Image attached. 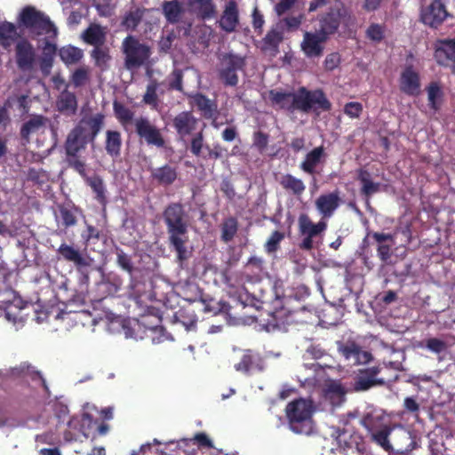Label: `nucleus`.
Wrapping results in <instances>:
<instances>
[{
	"label": "nucleus",
	"mask_w": 455,
	"mask_h": 455,
	"mask_svg": "<svg viewBox=\"0 0 455 455\" xmlns=\"http://www.w3.org/2000/svg\"><path fill=\"white\" fill-rule=\"evenodd\" d=\"M164 221L167 226L169 240L177 252L180 261L188 257L186 243L188 241V224L184 220V211L180 204H173L169 205L164 213Z\"/></svg>",
	"instance_id": "obj_1"
},
{
	"label": "nucleus",
	"mask_w": 455,
	"mask_h": 455,
	"mask_svg": "<svg viewBox=\"0 0 455 455\" xmlns=\"http://www.w3.org/2000/svg\"><path fill=\"white\" fill-rule=\"evenodd\" d=\"M20 20L38 44L56 39V27L46 15L36 8L30 6L24 8L20 14Z\"/></svg>",
	"instance_id": "obj_2"
},
{
	"label": "nucleus",
	"mask_w": 455,
	"mask_h": 455,
	"mask_svg": "<svg viewBox=\"0 0 455 455\" xmlns=\"http://www.w3.org/2000/svg\"><path fill=\"white\" fill-rule=\"evenodd\" d=\"M379 418V415L378 413H376V415L373 413H368L362 419V423L371 433V438L385 450H389L391 448V444L388 440L389 435H391L394 443L397 446L411 440L410 432L401 426H396L393 428L384 426L378 428L379 426L377 422H375V419H378Z\"/></svg>",
	"instance_id": "obj_3"
},
{
	"label": "nucleus",
	"mask_w": 455,
	"mask_h": 455,
	"mask_svg": "<svg viewBox=\"0 0 455 455\" xmlns=\"http://www.w3.org/2000/svg\"><path fill=\"white\" fill-rule=\"evenodd\" d=\"M314 411L313 402L309 399L300 398L289 403L285 411L290 429L296 434H311L314 429Z\"/></svg>",
	"instance_id": "obj_4"
},
{
	"label": "nucleus",
	"mask_w": 455,
	"mask_h": 455,
	"mask_svg": "<svg viewBox=\"0 0 455 455\" xmlns=\"http://www.w3.org/2000/svg\"><path fill=\"white\" fill-rule=\"evenodd\" d=\"M123 50L125 54V66L128 69L146 65L151 55L150 48L132 36L124 40Z\"/></svg>",
	"instance_id": "obj_5"
},
{
	"label": "nucleus",
	"mask_w": 455,
	"mask_h": 455,
	"mask_svg": "<svg viewBox=\"0 0 455 455\" xmlns=\"http://www.w3.org/2000/svg\"><path fill=\"white\" fill-rule=\"evenodd\" d=\"M26 303L11 289L0 291V309H4L5 319L14 325H22L25 318L22 310Z\"/></svg>",
	"instance_id": "obj_6"
},
{
	"label": "nucleus",
	"mask_w": 455,
	"mask_h": 455,
	"mask_svg": "<svg viewBox=\"0 0 455 455\" xmlns=\"http://www.w3.org/2000/svg\"><path fill=\"white\" fill-rule=\"evenodd\" d=\"M293 110H300L302 112H309L313 108L327 110L331 106L320 90L307 91L305 87H301L298 92H293Z\"/></svg>",
	"instance_id": "obj_7"
},
{
	"label": "nucleus",
	"mask_w": 455,
	"mask_h": 455,
	"mask_svg": "<svg viewBox=\"0 0 455 455\" xmlns=\"http://www.w3.org/2000/svg\"><path fill=\"white\" fill-rule=\"evenodd\" d=\"M244 67L243 57L228 52L220 56L219 74L226 85L235 86L238 83L237 72Z\"/></svg>",
	"instance_id": "obj_8"
},
{
	"label": "nucleus",
	"mask_w": 455,
	"mask_h": 455,
	"mask_svg": "<svg viewBox=\"0 0 455 455\" xmlns=\"http://www.w3.org/2000/svg\"><path fill=\"white\" fill-rule=\"evenodd\" d=\"M93 411H97V408L93 404L87 403L84 407L82 418H73L68 422V430L65 434L67 441L78 440L80 435L87 438L90 430L93 426Z\"/></svg>",
	"instance_id": "obj_9"
},
{
	"label": "nucleus",
	"mask_w": 455,
	"mask_h": 455,
	"mask_svg": "<svg viewBox=\"0 0 455 455\" xmlns=\"http://www.w3.org/2000/svg\"><path fill=\"white\" fill-rule=\"evenodd\" d=\"M299 233L303 237L299 245L300 248L311 250L318 243V238L325 230L326 224L323 221L315 224L307 215L303 214L299 218Z\"/></svg>",
	"instance_id": "obj_10"
},
{
	"label": "nucleus",
	"mask_w": 455,
	"mask_h": 455,
	"mask_svg": "<svg viewBox=\"0 0 455 455\" xmlns=\"http://www.w3.org/2000/svg\"><path fill=\"white\" fill-rule=\"evenodd\" d=\"M59 254L67 261L74 263L76 269L88 280V269L92 267L93 259L83 254L78 249L67 243H61L58 249Z\"/></svg>",
	"instance_id": "obj_11"
},
{
	"label": "nucleus",
	"mask_w": 455,
	"mask_h": 455,
	"mask_svg": "<svg viewBox=\"0 0 455 455\" xmlns=\"http://www.w3.org/2000/svg\"><path fill=\"white\" fill-rule=\"evenodd\" d=\"M15 58L18 68L23 72H31L36 64V52L27 39H20L15 45Z\"/></svg>",
	"instance_id": "obj_12"
},
{
	"label": "nucleus",
	"mask_w": 455,
	"mask_h": 455,
	"mask_svg": "<svg viewBox=\"0 0 455 455\" xmlns=\"http://www.w3.org/2000/svg\"><path fill=\"white\" fill-rule=\"evenodd\" d=\"M328 40L319 30L305 32L300 47L304 54L308 58H319L323 55L324 44Z\"/></svg>",
	"instance_id": "obj_13"
},
{
	"label": "nucleus",
	"mask_w": 455,
	"mask_h": 455,
	"mask_svg": "<svg viewBox=\"0 0 455 455\" xmlns=\"http://www.w3.org/2000/svg\"><path fill=\"white\" fill-rule=\"evenodd\" d=\"M89 141V135L84 133L82 126H76L68 134L65 141V151L67 157H75L85 148Z\"/></svg>",
	"instance_id": "obj_14"
},
{
	"label": "nucleus",
	"mask_w": 455,
	"mask_h": 455,
	"mask_svg": "<svg viewBox=\"0 0 455 455\" xmlns=\"http://www.w3.org/2000/svg\"><path fill=\"white\" fill-rule=\"evenodd\" d=\"M136 132L140 138L144 139L148 145L157 148L163 147L164 140L160 131L150 124L147 118H138L135 120Z\"/></svg>",
	"instance_id": "obj_15"
},
{
	"label": "nucleus",
	"mask_w": 455,
	"mask_h": 455,
	"mask_svg": "<svg viewBox=\"0 0 455 455\" xmlns=\"http://www.w3.org/2000/svg\"><path fill=\"white\" fill-rule=\"evenodd\" d=\"M345 14V10L340 4H336L331 10L320 20L319 31L329 38L333 35L340 24V20Z\"/></svg>",
	"instance_id": "obj_16"
},
{
	"label": "nucleus",
	"mask_w": 455,
	"mask_h": 455,
	"mask_svg": "<svg viewBox=\"0 0 455 455\" xmlns=\"http://www.w3.org/2000/svg\"><path fill=\"white\" fill-rule=\"evenodd\" d=\"M448 16L443 0H434L431 4L422 12V21L430 26H439Z\"/></svg>",
	"instance_id": "obj_17"
},
{
	"label": "nucleus",
	"mask_w": 455,
	"mask_h": 455,
	"mask_svg": "<svg viewBox=\"0 0 455 455\" xmlns=\"http://www.w3.org/2000/svg\"><path fill=\"white\" fill-rule=\"evenodd\" d=\"M399 85L403 92L411 96L418 95L421 91L418 72L412 67H406L401 73Z\"/></svg>",
	"instance_id": "obj_18"
},
{
	"label": "nucleus",
	"mask_w": 455,
	"mask_h": 455,
	"mask_svg": "<svg viewBox=\"0 0 455 455\" xmlns=\"http://www.w3.org/2000/svg\"><path fill=\"white\" fill-rule=\"evenodd\" d=\"M435 57L442 66H451L455 73V38L439 41L436 44Z\"/></svg>",
	"instance_id": "obj_19"
},
{
	"label": "nucleus",
	"mask_w": 455,
	"mask_h": 455,
	"mask_svg": "<svg viewBox=\"0 0 455 455\" xmlns=\"http://www.w3.org/2000/svg\"><path fill=\"white\" fill-rule=\"evenodd\" d=\"M339 349L350 364H365L371 360V353L362 350L361 347L354 342L340 345Z\"/></svg>",
	"instance_id": "obj_20"
},
{
	"label": "nucleus",
	"mask_w": 455,
	"mask_h": 455,
	"mask_svg": "<svg viewBox=\"0 0 455 455\" xmlns=\"http://www.w3.org/2000/svg\"><path fill=\"white\" fill-rule=\"evenodd\" d=\"M239 23L238 5L235 0H228L219 20L220 27L226 32H234Z\"/></svg>",
	"instance_id": "obj_21"
},
{
	"label": "nucleus",
	"mask_w": 455,
	"mask_h": 455,
	"mask_svg": "<svg viewBox=\"0 0 455 455\" xmlns=\"http://www.w3.org/2000/svg\"><path fill=\"white\" fill-rule=\"evenodd\" d=\"M197 125L198 119L188 111H183L173 118V127L182 138L192 134L196 130Z\"/></svg>",
	"instance_id": "obj_22"
},
{
	"label": "nucleus",
	"mask_w": 455,
	"mask_h": 455,
	"mask_svg": "<svg viewBox=\"0 0 455 455\" xmlns=\"http://www.w3.org/2000/svg\"><path fill=\"white\" fill-rule=\"evenodd\" d=\"M340 196L338 191L320 196L315 201V206L320 214L324 218H330L340 204Z\"/></svg>",
	"instance_id": "obj_23"
},
{
	"label": "nucleus",
	"mask_w": 455,
	"mask_h": 455,
	"mask_svg": "<svg viewBox=\"0 0 455 455\" xmlns=\"http://www.w3.org/2000/svg\"><path fill=\"white\" fill-rule=\"evenodd\" d=\"M56 108L58 111L64 115H74L77 110V99L76 94L65 88L57 98Z\"/></svg>",
	"instance_id": "obj_24"
},
{
	"label": "nucleus",
	"mask_w": 455,
	"mask_h": 455,
	"mask_svg": "<svg viewBox=\"0 0 455 455\" xmlns=\"http://www.w3.org/2000/svg\"><path fill=\"white\" fill-rule=\"evenodd\" d=\"M372 237L378 243V255L380 259L388 263L393 247L395 245L394 236L390 234L373 233Z\"/></svg>",
	"instance_id": "obj_25"
},
{
	"label": "nucleus",
	"mask_w": 455,
	"mask_h": 455,
	"mask_svg": "<svg viewBox=\"0 0 455 455\" xmlns=\"http://www.w3.org/2000/svg\"><path fill=\"white\" fill-rule=\"evenodd\" d=\"M103 120V115L96 114L89 117H84L76 126H82L84 133L88 134L89 139L93 141L102 128Z\"/></svg>",
	"instance_id": "obj_26"
},
{
	"label": "nucleus",
	"mask_w": 455,
	"mask_h": 455,
	"mask_svg": "<svg viewBox=\"0 0 455 455\" xmlns=\"http://www.w3.org/2000/svg\"><path fill=\"white\" fill-rule=\"evenodd\" d=\"M323 392L324 400L333 408L340 406L345 402L346 391L339 382H330Z\"/></svg>",
	"instance_id": "obj_27"
},
{
	"label": "nucleus",
	"mask_w": 455,
	"mask_h": 455,
	"mask_svg": "<svg viewBox=\"0 0 455 455\" xmlns=\"http://www.w3.org/2000/svg\"><path fill=\"white\" fill-rule=\"evenodd\" d=\"M38 45L44 52V56L40 60V69L44 76H47L52 68V58L57 49L56 43L55 40H49L38 44Z\"/></svg>",
	"instance_id": "obj_28"
},
{
	"label": "nucleus",
	"mask_w": 455,
	"mask_h": 455,
	"mask_svg": "<svg viewBox=\"0 0 455 455\" xmlns=\"http://www.w3.org/2000/svg\"><path fill=\"white\" fill-rule=\"evenodd\" d=\"M379 372V367H373L363 372L355 383V389L357 391H364L375 385L383 384L384 380L376 378Z\"/></svg>",
	"instance_id": "obj_29"
},
{
	"label": "nucleus",
	"mask_w": 455,
	"mask_h": 455,
	"mask_svg": "<svg viewBox=\"0 0 455 455\" xmlns=\"http://www.w3.org/2000/svg\"><path fill=\"white\" fill-rule=\"evenodd\" d=\"M268 100L275 108L293 110L294 96L291 92L272 90L268 92Z\"/></svg>",
	"instance_id": "obj_30"
},
{
	"label": "nucleus",
	"mask_w": 455,
	"mask_h": 455,
	"mask_svg": "<svg viewBox=\"0 0 455 455\" xmlns=\"http://www.w3.org/2000/svg\"><path fill=\"white\" fill-rule=\"evenodd\" d=\"M191 104L197 108L205 118H213L217 112L216 104L200 93L191 97Z\"/></svg>",
	"instance_id": "obj_31"
},
{
	"label": "nucleus",
	"mask_w": 455,
	"mask_h": 455,
	"mask_svg": "<svg viewBox=\"0 0 455 455\" xmlns=\"http://www.w3.org/2000/svg\"><path fill=\"white\" fill-rule=\"evenodd\" d=\"M18 36L19 33L14 24L7 21L0 23V45L4 49L11 47Z\"/></svg>",
	"instance_id": "obj_32"
},
{
	"label": "nucleus",
	"mask_w": 455,
	"mask_h": 455,
	"mask_svg": "<svg viewBox=\"0 0 455 455\" xmlns=\"http://www.w3.org/2000/svg\"><path fill=\"white\" fill-rule=\"evenodd\" d=\"M323 156V148L318 147L307 154L305 160L301 163L300 168L309 174L315 172V169Z\"/></svg>",
	"instance_id": "obj_33"
},
{
	"label": "nucleus",
	"mask_w": 455,
	"mask_h": 455,
	"mask_svg": "<svg viewBox=\"0 0 455 455\" xmlns=\"http://www.w3.org/2000/svg\"><path fill=\"white\" fill-rule=\"evenodd\" d=\"M105 36V28L96 24L91 25L84 33V41L95 47L100 46L104 43Z\"/></svg>",
	"instance_id": "obj_34"
},
{
	"label": "nucleus",
	"mask_w": 455,
	"mask_h": 455,
	"mask_svg": "<svg viewBox=\"0 0 455 455\" xmlns=\"http://www.w3.org/2000/svg\"><path fill=\"white\" fill-rule=\"evenodd\" d=\"M59 56L66 65H74L83 58L84 52L80 48L69 44L59 50Z\"/></svg>",
	"instance_id": "obj_35"
},
{
	"label": "nucleus",
	"mask_w": 455,
	"mask_h": 455,
	"mask_svg": "<svg viewBox=\"0 0 455 455\" xmlns=\"http://www.w3.org/2000/svg\"><path fill=\"white\" fill-rule=\"evenodd\" d=\"M106 151L113 157L120 155L122 145L121 135L116 131H107L106 132Z\"/></svg>",
	"instance_id": "obj_36"
},
{
	"label": "nucleus",
	"mask_w": 455,
	"mask_h": 455,
	"mask_svg": "<svg viewBox=\"0 0 455 455\" xmlns=\"http://www.w3.org/2000/svg\"><path fill=\"white\" fill-rule=\"evenodd\" d=\"M163 10L166 20L171 23L180 20L182 13L181 4L177 0L168 1L163 4Z\"/></svg>",
	"instance_id": "obj_37"
},
{
	"label": "nucleus",
	"mask_w": 455,
	"mask_h": 455,
	"mask_svg": "<svg viewBox=\"0 0 455 455\" xmlns=\"http://www.w3.org/2000/svg\"><path fill=\"white\" fill-rule=\"evenodd\" d=\"M283 38V25L282 23L276 24L267 34L264 38L265 47L267 49H275Z\"/></svg>",
	"instance_id": "obj_38"
},
{
	"label": "nucleus",
	"mask_w": 455,
	"mask_h": 455,
	"mask_svg": "<svg viewBox=\"0 0 455 455\" xmlns=\"http://www.w3.org/2000/svg\"><path fill=\"white\" fill-rule=\"evenodd\" d=\"M188 3L203 19L212 18L215 13L216 10L212 0H188Z\"/></svg>",
	"instance_id": "obj_39"
},
{
	"label": "nucleus",
	"mask_w": 455,
	"mask_h": 455,
	"mask_svg": "<svg viewBox=\"0 0 455 455\" xmlns=\"http://www.w3.org/2000/svg\"><path fill=\"white\" fill-rule=\"evenodd\" d=\"M88 186L91 187L96 195V199L102 204L106 203V188L102 179L100 176L86 177Z\"/></svg>",
	"instance_id": "obj_40"
},
{
	"label": "nucleus",
	"mask_w": 455,
	"mask_h": 455,
	"mask_svg": "<svg viewBox=\"0 0 455 455\" xmlns=\"http://www.w3.org/2000/svg\"><path fill=\"white\" fill-rule=\"evenodd\" d=\"M281 185L288 190L292 191L296 195H300L304 192L306 187L303 181L291 174L283 176L281 180Z\"/></svg>",
	"instance_id": "obj_41"
},
{
	"label": "nucleus",
	"mask_w": 455,
	"mask_h": 455,
	"mask_svg": "<svg viewBox=\"0 0 455 455\" xmlns=\"http://www.w3.org/2000/svg\"><path fill=\"white\" fill-rule=\"evenodd\" d=\"M235 369L243 373H251L258 369L254 363V355L250 351L243 353L241 361L235 364Z\"/></svg>",
	"instance_id": "obj_42"
},
{
	"label": "nucleus",
	"mask_w": 455,
	"mask_h": 455,
	"mask_svg": "<svg viewBox=\"0 0 455 455\" xmlns=\"http://www.w3.org/2000/svg\"><path fill=\"white\" fill-rule=\"evenodd\" d=\"M284 315V311L283 309L274 312L271 315V319L268 320L267 324V331L281 330L285 331L286 325L290 323L288 317L285 320L283 319Z\"/></svg>",
	"instance_id": "obj_43"
},
{
	"label": "nucleus",
	"mask_w": 455,
	"mask_h": 455,
	"mask_svg": "<svg viewBox=\"0 0 455 455\" xmlns=\"http://www.w3.org/2000/svg\"><path fill=\"white\" fill-rule=\"evenodd\" d=\"M44 124V119L42 116H36L26 122L20 131L22 138L28 139L31 133L38 131Z\"/></svg>",
	"instance_id": "obj_44"
},
{
	"label": "nucleus",
	"mask_w": 455,
	"mask_h": 455,
	"mask_svg": "<svg viewBox=\"0 0 455 455\" xmlns=\"http://www.w3.org/2000/svg\"><path fill=\"white\" fill-rule=\"evenodd\" d=\"M205 149L208 155H212V150L204 143L203 129H201L191 140L190 151L193 155L199 156Z\"/></svg>",
	"instance_id": "obj_45"
},
{
	"label": "nucleus",
	"mask_w": 455,
	"mask_h": 455,
	"mask_svg": "<svg viewBox=\"0 0 455 455\" xmlns=\"http://www.w3.org/2000/svg\"><path fill=\"white\" fill-rule=\"evenodd\" d=\"M153 175L156 180L164 184L172 183L177 176L175 170L168 165L156 169L153 172Z\"/></svg>",
	"instance_id": "obj_46"
},
{
	"label": "nucleus",
	"mask_w": 455,
	"mask_h": 455,
	"mask_svg": "<svg viewBox=\"0 0 455 455\" xmlns=\"http://www.w3.org/2000/svg\"><path fill=\"white\" fill-rule=\"evenodd\" d=\"M359 180L362 183V192L366 196H370L379 191V184L372 182L368 172L362 171L359 174Z\"/></svg>",
	"instance_id": "obj_47"
},
{
	"label": "nucleus",
	"mask_w": 455,
	"mask_h": 455,
	"mask_svg": "<svg viewBox=\"0 0 455 455\" xmlns=\"http://www.w3.org/2000/svg\"><path fill=\"white\" fill-rule=\"evenodd\" d=\"M387 351L390 352L392 359L388 361H384V365L389 366L390 368L395 371L403 370V362L405 359L404 352L402 350H395L393 348H387Z\"/></svg>",
	"instance_id": "obj_48"
},
{
	"label": "nucleus",
	"mask_w": 455,
	"mask_h": 455,
	"mask_svg": "<svg viewBox=\"0 0 455 455\" xmlns=\"http://www.w3.org/2000/svg\"><path fill=\"white\" fill-rule=\"evenodd\" d=\"M89 67H80L76 68L71 75V82L75 87H80L86 84L90 76Z\"/></svg>",
	"instance_id": "obj_49"
},
{
	"label": "nucleus",
	"mask_w": 455,
	"mask_h": 455,
	"mask_svg": "<svg viewBox=\"0 0 455 455\" xmlns=\"http://www.w3.org/2000/svg\"><path fill=\"white\" fill-rule=\"evenodd\" d=\"M157 84L156 81H151L148 86L146 93L143 97V101L151 106L152 108L156 109L158 107V100L156 95Z\"/></svg>",
	"instance_id": "obj_50"
},
{
	"label": "nucleus",
	"mask_w": 455,
	"mask_h": 455,
	"mask_svg": "<svg viewBox=\"0 0 455 455\" xmlns=\"http://www.w3.org/2000/svg\"><path fill=\"white\" fill-rule=\"evenodd\" d=\"M442 90L436 84H431L427 88L428 103L433 109H437L442 100Z\"/></svg>",
	"instance_id": "obj_51"
},
{
	"label": "nucleus",
	"mask_w": 455,
	"mask_h": 455,
	"mask_svg": "<svg viewBox=\"0 0 455 455\" xmlns=\"http://www.w3.org/2000/svg\"><path fill=\"white\" fill-rule=\"evenodd\" d=\"M114 111L117 119L124 124H130L133 118V113L128 108L124 105L114 102Z\"/></svg>",
	"instance_id": "obj_52"
},
{
	"label": "nucleus",
	"mask_w": 455,
	"mask_h": 455,
	"mask_svg": "<svg viewBox=\"0 0 455 455\" xmlns=\"http://www.w3.org/2000/svg\"><path fill=\"white\" fill-rule=\"evenodd\" d=\"M237 231V221L234 218L226 220L222 225V239L228 242L233 239Z\"/></svg>",
	"instance_id": "obj_53"
},
{
	"label": "nucleus",
	"mask_w": 455,
	"mask_h": 455,
	"mask_svg": "<svg viewBox=\"0 0 455 455\" xmlns=\"http://www.w3.org/2000/svg\"><path fill=\"white\" fill-rule=\"evenodd\" d=\"M92 57L95 60V64L101 68H105L107 67L110 59L108 50L100 46L93 49L92 52Z\"/></svg>",
	"instance_id": "obj_54"
},
{
	"label": "nucleus",
	"mask_w": 455,
	"mask_h": 455,
	"mask_svg": "<svg viewBox=\"0 0 455 455\" xmlns=\"http://www.w3.org/2000/svg\"><path fill=\"white\" fill-rule=\"evenodd\" d=\"M140 328V323L139 321L133 320V321H128L124 322L123 323V331L124 333L125 338H131V339H142L141 335H139L135 332L136 329Z\"/></svg>",
	"instance_id": "obj_55"
},
{
	"label": "nucleus",
	"mask_w": 455,
	"mask_h": 455,
	"mask_svg": "<svg viewBox=\"0 0 455 455\" xmlns=\"http://www.w3.org/2000/svg\"><path fill=\"white\" fill-rule=\"evenodd\" d=\"M13 371H16L17 374L22 373L25 376H31L34 379L40 382L45 387L44 380L43 379L39 372L34 371L29 365L22 363L19 368H14Z\"/></svg>",
	"instance_id": "obj_56"
},
{
	"label": "nucleus",
	"mask_w": 455,
	"mask_h": 455,
	"mask_svg": "<svg viewBox=\"0 0 455 455\" xmlns=\"http://www.w3.org/2000/svg\"><path fill=\"white\" fill-rule=\"evenodd\" d=\"M283 233L275 231L266 243V250L267 252H274L277 250L279 243L283 239Z\"/></svg>",
	"instance_id": "obj_57"
},
{
	"label": "nucleus",
	"mask_w": 455,
	"mask_h": 455,
	"mask_svg": "<svg viewBox=\"0 0 455 455\" xmlns=\"http://www.w3.org/2000/svg\"><path fill=\"white\" fill-rule=\"evenodd\" d=\"M35 441L37 446L39 444L53 445L58 442V436L52 432H45L40 435H36Z\"/></svg>",
	"instance_id": "obj_58"
},
{
	"label": "nucleus",
	"mask_w": 455,
	"mask_h": 455,
	"mask_svg": "<svg viewBox=\"0 0 455 455\" xmlns=\"http://www.w3.org/2000/svg\"><path fill=\"white\" fill-rule=\"evenodd\" d=\"M240 299L244 306H251L256 308L261 307V305L265 302L263 298L257 299L254 295H251L248 292L241 294Z\"/></svg>",
	"instance_id": "obj_59"
},
{
	"label": "nucleus",
	"mask_w": 455,
	"mask_h": 455,
	"mask_svg": "<svg viewBox=\"0 0 455 455\" xmlns=\"http://www.w3.org/2000/svg\"><path fill=\"white\" fill-rule=\"evenodd\" d=\"M384 28L379 24H372L367 29V36L372 41L379 42L384 37Z\"/></svg>",
	"instance_id": "obj_60"
},
{
	"label": "nucleus",
	"mask_w": 455,
	"mask_h": 455,
	"mask_svg": "<svg viewBox=\"0 0 455 455\" xmlns=\"http://www.w3.org/2000/svg\"><path fill=\"white\" fill-rule=\"evenodd\" d=\"M362 111L363 106L359 102H349L344 107L345 114L351 118L358 117Z\"/></svg>",
	"instance_id": "obj_61"
},
{
	"label": "nucleus",
	"mask_w": 455,
	"mask_h": 455,
	"mask_svg": "<svg viewBox=\"0 0 455 455\" xmlns=\"http://www.w3.org/2000/svg\"><path fill=\"white\" fill-rule=\"evenodd\" d=\"M140 18H141V15L139 11L131 12L125 16V18L123 21V24L127 28H132V29L135 28L137 27V25L139 24Z\"/></svg>",
	"instance_id": "obj_62"
},
{
	"label": "nucleus",
	"mask_w": 455,
	"mask_h": 455,
	"mask_svg": "<svg viewBox=\"0 0 455 455\" xmlns=\"http://www.w3.org/2000/svg\"><path fill=\"white\" fill-rule=\"evenodd\" d=\"M60 214L61 220L66 227L74 226L76 223V216L71 210L62 207L60 208Z\"/></svg>",
	"instance_id": "obj_63"
},
{
	"label": "nucleus",
	"mask_w": 455,
	"mask_h": 455,
	"mask_svg": "<svg viewBox=\"0 0 455 455\" xmlns=\"http://www.w3.org/2000/svg\"><path fill=\"white\" fill-rule=\"evenodd\" d=\"M69 165L74 168L84 180H86L85 164L84 161L78 159L77 156L75 157H68Z\"/></svg>",
	"instance_id": "obj_64"
}]
</instances>
